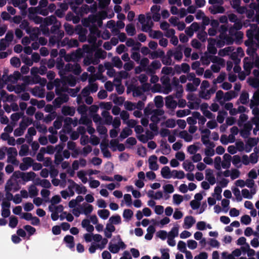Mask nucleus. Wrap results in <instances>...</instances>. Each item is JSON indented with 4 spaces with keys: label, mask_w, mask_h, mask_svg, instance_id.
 <instances>
[{
    "label": "nucleus",
    "mask_w": 259,
    "mask_h": 259,
    "mask_svg": "<svg viewBox=\"0 0 259 259\" xmlns=\"http://www.w3.org/2000/svg\"><path fill=\"white\" fill-rule=\"evenodd\" d=\"M83 56L82 51L79 49L75 52L70 54L66 55V61H72V63H69L66 64V72L72 71L75 75L79 74L81 72L80 65L76 63Z\"/></svg>",
    "instance_id": "1"
},
{
    "label": "nucleus",
    "mask_w": 259,
    "mask_h": 259,
    "mask_svg": "<svg viewBox=\"0 0 259 259\" xmlns=\"http://www.w3.org/2000/svg\"><path fill=\"white\" fill-rule=\"evenodd\" d=\"M250 108L254 117L252 122L256 126V131H259V88L254 92L252 99L250 100Z\"/></svg>",
    "instance_id": "2"
},
{
    "label": "nucleus",
    "mask_w": 259,
    "mask_h": 259,
    "mask_svg": "<svg viewBox=\"0 0 259 259\" xmlns=\"http://www.w3.org/2000/svg\"><path fill=\"white\" fill-rule=\"evenodd\" d=\"M63 148L64 144L63 143L57 145L55 148L52 145H49L46 147V150L47 153L50 154H53L56 150L55 163L57 165L62 164V167L65 168V163L62 162L65 157V151L63 150Z\"/></svg>",
    "instance_id": "3"
},
{
    "label": "nucleus",
    "mask_w": 259,
    "mask_h": 259,
    "mask_svg": "<svg viewBox=\"0 0 259 259\" xmlns=\"http://www.w3.org/2000/svg\"><path fill=\"white\" fill-rule=\"evenodd\" d=\"M106 52L101 49L98 50L94 54L92 51H90L83 60L84 65L88 66L91 64H98L100 62V59H103L106 57Z\"/></svg>",
    "instance_id": "4"
},
{
    "label": "nucleus",
    "mask_w": 259,
    "mask_h": 259,
    "mask_svg": "<svg viewBox=\"0 0 259 259\" xmlns=\"http://www.w3.org/2000/svg\"><path fill=\"white\" fill-rule=\"evenodd\" d=\"M55 92L58 97L53 102L56 108H59L65 102V81L59 79H55Z\"/></svg>",
    "instance_id": "5"
},
{
    "label": "nucleus",
    "mask_w": 259,
    "mask_h": 259,
    "mask_svg": "<svg viewBox=\"0 0 259 259\" xmlns=\"http://www.w3.org/2000/svg\"><path fill=\"white\" fill-rule=\"evenodd\" d=\"M138 20L142 24V30L144 32L151 30L154 24L150 13H147L146 16L144 14L139 15Z\"/></svg>",
    "instance_id": "6"
},
{
    "label": "nucleus",
    "mask_w": 259,
    "mask_h": 259,
    "mask_svg": "<svg viewBox=\"0 0 259 259\" xmlns=\"http://www.w3.org/2000/svg\"><path fill=\"white\" fill-rule=\"evenodd\" d=\"M242 23L241 19L234 23V24L229 27V33L230 35L235 36L237 38H242L243 33L240 31H238L242 27Z\"/></svg>",
    "instance_id": "7"
},
{
    "label": "nucleus",
    "mask_w": 259,
    "mask_h": 259,
    "mask_svg": "<svg viewBox=\"0 0 259 259\" xmlns=\"http://www.w3.org/2000/svg\"><path fill=\"white\" fill-rule=\"evenodd\" d=\"M60 57L57 58L56 67L59 70V74L62 77V80H64L65 69H64V60H65V50L61 49L60 51Z\"/></svg>",
    "instance_id": "8"
},
{
    "label": "nucleus",
    "mask_w": 259,
    "mask_h": 259,
    "mask_svg": "<svg viewBox=\"0 0 259 259\" xmlns=\"http://www.w3.org/2000/svg\"><path fill=\"white\" fill-rule=\"evenodd\" d=\"M64 207L62 205L55 206L54 208L49 210L51 212V218L53 221H56L59 218L63 220L65 218V212H63Z\"/></svg>",
    "instance_id": "9"
},
{
    "label": "nucleus",
    "mask_w": 259,
    "mask_h": 259,
    "mask_svg": "<svg viewBox=\"0 0 259 259\" xmlns=\"http://www.w3.org/2000/svg\"><path fill=\"white\" fill-rule=\"evenodd\" d=\"M6 153L8 156L7 162L11 163L12 164L18 165L19 161L16 159V157L18 154L17 150L14 147H7Z\"/></svg>",
    "instance_id": "10"
},
{
    "label": "nucleus",
    "mask_w": 259,
    "mask_h": 259,
    "mask_svg": "<svg viewBox=\"0 0 259 259\" xmlns=\"http://www.w3.org/2000/svg\"><path fill=\"white\" fill-rule=\"evenodd\" d=\"M64 36L63 31H60L57 34L51 36L49 39V44L50 46H53L56 44H57L58 47L64 46V40L62 41H60L61 39Z\"/></svg>",
    "instance_id": "11"
},
{
    "label": "nucleus",
    "mask_w": 259,
    "mask_h": 259,
    "mask_svg": "<svg viewBox=\"0 0 259 259\" xmlns=\"http://www.w3.org/2000/svg\"><path fill=\"white\" fill-rule=\"evenodd\" d=\"M147 86L149 88L148 84H144L142 87H134L133 89V95L134 97H140L143 100H146L147 97L144 93L146 91L145 87Z\"/></svg>",
    "instance_id": "12"
},
{
    "label": "nucleus",
    "mask_w": 259,
    "mask_h": 259,
    "mask_svg": "<svg viewBox=\"0 0 259 259\" xmlns=\"http://www.w3.org/2000/svg\"><path fill=\"white\" fill-rule=\"evenodd\" d=\"M184 46L183 45H179L174 50H169L167 52V55L173 56L177 61H180L183 58V51Z\"/></svg>",
    "instance_id": "13"
},
{
    "label": "nucleus",
    "mask_w": 259,
    "mask_h": 259,
    "mask_svg": "<svg viewBox=\"0 0 259 259\" xmlns=\"http://www.w3.org/2000/svg\"><path fill=\"white\" fill-rule=\"evenodd\" d=\"M21 74L19 71H15L12 74L8 76L6 73L3 75V80L5 81V83L9 82L15 83L20 78Z\"/></svg>",
    "instance_id": "14"
},
{
    "label": "nucleus",
    "mask_w": 259,
    "mask_h": 259,
    "mask_svg": "<svg viewBox=\"0 0 259 259\" xmlns=\"http://www.w3.org/2000/svg\"><path fill=\"white\" fill-rule=\"evenodd\" d=\"M161 66V63L158 60H154L146 68V71L148 74H155V70Z\"/></svg>",
    "instance_id": "15"
},
{
    "label": "nucleus",
    "mask_w": 259,
    "mask_h": 259,
    "mask_svg": "<svg viewBox=\"0 0 259 259\" xmlns=\"http://www.w3.org/2000/svg\"><path fill=\"white\" fill-rule=\"evenodd\" d=\"M179 228V227L178 225H175L167 233V243H174V238L178 236Z\"/></svg>",
    "instance_id": "16"
},
{
    "label": "nucleus",
    "mask_w": 259,
    "mask_h": 259,
    "mask_svg": "<svg viewBox=\"0 0 259 259\" xmlns=\"http://www.w3.org/2000/svg\"><path fill=\"white\" fill-rule=\"evenodd\" d=\"M164 113L162 109H156L154 113H151L150 116L147 117L150 118L152 122L158 123L160 121V116H162Z\"/></svg>",
    "instance_id": "17"
},
{
    "label": "nucleus",
    "mask_w": 259,
    "mask_h": 259,
    "mask_svg": "<svg viewBox=\"0 0 259 259\" xmlns=\"http://www.w3.org/2000/svg\"><path fill=\"white\" fill-rule=\"evenodd\" d=\"M174 97L172 95L167 96L165 100V106L170 109H175L178 106L177 102L174 99Z\"/></svg>",
    "instance_id": "18"
},
{
    "label": "nucleus",
    "mask_w": 259,
    "mask_h": 259,
    "mask_svg": "<svg viewBox=\"0 0 259 259\" xmlns=\"http://www.w3.org/2000/svg\"><path fill=\"white\" fill-rule=\"evenodd\" d=\"M258 142V138H249L245 145V152H249L251 151L252 148L257 145V143Z\"/></svg>",
    "instance_id": "19"
},
{
    "label": "nucleus",
    "mask_w": 259,
    "mask_h": 259,
    "mask_svg": "<svg viewBox=\"0 0 259 259\" xmlns=\"http://www.w3.org/2000/svg\"><path fill=\"white\" fill-rule=\"evenodd\" d=\"M223 4H217L211 6L209 7L208 10L211 14L215 15L217 14H222L225 12V9L222 6Z\"/></svg>",
    "instance_id": "20"
},
{
    "label": "nucleus",
    "mask_w": 259,
    "mask_h": 259,
    "mask_svg": "<svg viewBox=\"0 0 259 259\" xmlns=\"http://www.w3.org/2000/svg\"><path fill=\"white\" fill-rule=\"evenodd\" d=\"M155 86V87L159 88V89L157 90L158 92L162 93L164 94H168L172 90V86L170 83L162 84V86L159 84H157Z\"/></svg>",
    "instance_id": "21"
},
{
    "label": "nucleus",
    "mask_w": 259,
    "mask_h": 259,
    "mask_svg": "<svg viewBox=\"0 0 259 259\" xmlns=\"http://www.w3.org/2000/svg\"><path fill=\"white\" fill-rule=\"evenodd\" d=\"M232 160L231 156L227 153L224 155L222 161L221 168L228 169L231 166V162Z\"/></svg>",
    "instance_id": "22"
},
{
    "label": "nucleus",
    "mask_w": 259,
    "mask_h": 259,
    "mask_svg": "<svg viewBox=\"0 0 259 259\" xmlns=\"http://www.w3.org/2000/svg\"><path fill=\"white\" fill-rule=\"evenodd\" d=\"M157 157L156 155H153L149 157V167L151 170H157L159 168V166L157 164Z\"/></svg>",
    "instance_id": "23"
},
{
    "label": "nucleus",
    "mask_w": 259,
    "mask_h": 259,
    "mask_svg": "<svg viewBox=\"0 0 259 259\" xmlns=\"http://www.w3.org/2000/svg\"><path fill=\"white\" fill-rule=\"evenodd\" d=\"M32 94L39 98H44L45 96V90L41 87L36 86L31 90Z\"/></svg>",
    "instance_id": "24"
},
{
    "label": "nucleus",
    "mask_w": 259,
    "mask_h": 259,
    "mask_svg": "<svg viewBox=\"0 0 259 259\" xmlns=\"http://www.w3.org/2000/svg\"><path fill=\"white\" fill-rule=\"evenodd\" d=\"M253 67V62L250 58L245 57L243 60V68L247 74H250Z\"/></svg>",
    "instance_id": "25"
},
{
    "label": "nucleus",
    "mask_w": 259,
    "mask_h": 259,
    "mask_svg": "<svg viewBox=\"0 0 259 259\" xmlns=\"http://www.w3.org/2000/svg\"><path fill=\"white\" fill-rule=\"evenodd\" d=\"M5 191H16L18 190L17 188V184L11 178L8 180L6 184L5 187Z\"/></svg>",
    "instance_id": "26"
},
{
    "label": "nucleus",
    "mask_w": 259,
    "mask_h": 259,
    "mask_svg": "<svg viewBox=\"0 0 259 259\" xmlns=\"http://www.w3.org/2000/svg\"><path fill=\"white\" fill-rule=\"evenodd\" d=\"M28 32L27 33L29 34L30 37L32 40H34L37 38L39 35L40 34V30L38 27H30Z\"/></svg>",
    "instance_id": "27"
},
{
    "label": "nucleus",
    "mask_w": 259,
    "mask_h": 259,
    "mask_svg": "<svg viewBox=\"0 0 259 259\" xmlns=\"http://www.w3.org/2000/svg\"><path fill=\"white\" fill-rule=\"evenodd\" d=\"M79 209H80V212L87 215L90 214L93 210V207L92 205L88 204L87 203H83L80 206Z\"/></svg>",
    "instance_id": "28"
},
{
    "label": "nucleus",
    "mask_w": 259,
    "mask_h": 259,
    "mask_svg": "<svg viewBox=\"0 0 259 259\" xmlns=\"http://www.w3.org/2000/svg\"><path fill=\"white\" fill-rule=\"evenodd\" d=\"M208 45L207 46V50L209 53L212 54H215L217 52V49L215 47L214 45L215 40L213 38H209L208 39Z\"/></svg>",
    "instance_id": "29"
},
{
    "label": "nucleus",
    "mask_w": 259,
    "mask_h": 259,
    "mask_svg": "<svg viewBox=\"0 0 259 259\" xmlns=\"http://www.w3.org/2000/svg\"><path fill=\"white\" fill-rule=\"evenodd\" d=\"M252 129V126L250 124H245L244 128L240 132V135L243 138H247L248 137L250 134V131Z\"/></svg>",
    "instance_id": "30"
},
{
    "label": "nucleus",
    "mask_w": 259,
    "mask_h": 259,
    "mask_svg": "<svg viewBox=\"0 0 259 259\" xmlns=\"http://www.w3.org/2000/svg\"><path fill=\"white\" fill-rule=\"evenodd\" d=\"M196 222L195 219L192 216H187L184 219L185 228L190 229Z\"/></svg>",
    "instance_id": "31"
},
{
    "label": "nucleus",
    "mask_w": 259,
    "mask_h": 259,
    "mask_svg": "<svg viewBox=\"0 0 259 259\" xmlns=\"http://www.w3.org/2000/svg\"><path fill=\"white\" fill-rule=\"evenodd\" d=\"M171 174L172 171L170 170L169 167L167 166H164L161 170V175L164 179H168L171 178Z\"/></svg>",
    "instance_id": "32"
},
{
    "label": "nucleus",
    "mask_w": 259,
    "mask_h": 259,
    "mask_svg": "<svg viewBox=\"0 0 259 259\" xmlns=\"http://www.w3.org/2000/svg\"><path fill=\"white\" fill-rule=\"evenodd\" d=\"M155 109H154V105L153 103H149L144 110L145 115L146 117H149L151 113H153L155 111Z\"/></svg>",
    "instance_id": "33"
},
{
    "label": "nucleus",
    "mask_w": 259,
    "mask_h": 259,
    "mask_svg": "<svg viewBox=\"0 0 259 259\" xmlns=\"http://www.w3.org/2000/svg\"><path fill=\"white\" fill-rule=\"evenodd\" d=\"M76 83V77L71 74L66 73V85L68 84L71 87H74Z\"/></svg>",
    "instance_id": "34"
},
{
    "label": "nucleus",
    "mask_w": 259,
    "mask_h": 259,
    "mask_svg": "<svg viewBox=\"0 0 259 259\" xmlns=\"http://www.w3.org/2000/svg\"><path fill=\"white\" fill-rule=\"evenodd\" d=\"M215 147L214 144H210V145L206 146V148L204 150V153L206 156L211 157L214 155L215 151L213 148Z\"/></svg>",
    "instance_id": "35"
},
{
    "label": "nucleus",
    "mask_w": 259,
    "mask_h": 259,
    "mask_svg": "<svg viewBox=\"0 0 259 259\" xmlns=\"http://www.w3.org/2000/svg\"><path fill=\"white\" fill-rule=\"evenodd\" d=\"M234 49L233 47L230 46L228 47H226L223 49H221L219 51V55L222 57H224L227 55H230L233 51H234Z\"/></svg>",
    "instance_id": "36"
},
{
    "label": "nucleus",
    "mask_w": 259,
    "mask_h": 259,
    "mask_svg": "<svg viewBox=\"0 0 259 259\" xmlns=\"http://www.w3.org/2000/svg\"><path fill=\"white\" fill-rule=\"evenodd\" d=\"M206 179L208 181L210 185H212L215 183V178L213 176L211 170H206Z\"/></svg>",
    "instance_id": "37"
},
{
    "label": "nucleus",
    "mask_w": 259,
    "mask_h": 259,
    "mask_svg": "<svg viewBox=\"0 0 259 259\" xmlns=\"http://www.w3.org/2000/svg\"><path fill=\"white\" fill-rule=\"evenodd\" d=\"M61 200L60 197L59 195H55L53 196L52 199L49 200V202L51 203V205L49 206V209L51 210L53 208H54L55 206L58 203H59Z\"/></svg>",
    "instance_id": "38"
},
{
    "label": "nucleus",
    "mask_w": 259,
    "mask_h": 259,
    "mask_svg": "<svg viewBox=\"0 0 259 259\" xmlns=\"http://www.w3.org/2000/svg\"><path fill=\"white\" fill-rule=\"evenodd\" d=\"M36 174L34 172L30 171L28 172H23L22 180L25 182H28L35 178Z\"/></svg>",
    "instance_id": "39"
},
{
    "label": "nucleus",
    "mask_w": 259,
    "mask_h": 259,
    "mask_svg": "<svg viewBox=\"0 0 259 259\" xmlns=\"http://www.w3.org/2000/svg\"><path fill=\"white\" fill-rule=\"evenodd\" d=\"M215 100L222 106L225 104L224 94L222 91L219 90L216 93Z\"/></svg>",
    "instance_id": "40"
},
{
    "label": "nucleus",
    "mask_w": 259,
    "mask_h": 259,
    "mask_svg": "<svg viewBox=\"0 0 259 259\" xmlns=\"http://www.w3.org/2000/svg\"><path fill=\"white\" fill-rule=\"evenodd\" d=\"M187 79L189 81H192L196 85H199L201 82L200 79L199 78L195 77L194 73H188L187 74Z\"/></svg>",
    "instance_id": "41"
},
{
    "label": "nucleus",
    "mask_w": 259,
    "mask_h": 259,
    "mask_svg": "<svg viewBox=\"0 0 259 259\" xmlns=\"http://www.w3.org/2000/svg\"><path fill=\"white\" fill-rule=\"evenodd\" d=\"M179 137L184 139L186 142H191L192 140L193 137L190 135L186 131H183L180 133Z\"/></svg>",
    "instance_id": "42"
},
{
    "label": "nucleus",
    "mask_w": 259,
    "mask_h": 259,
    "mask_svg": "<svg viewBox=\"0 0 259 259\" xmlns=\"http://www.w3.org/2000/svg\"><path fill=\"white\" fill-rule=\"evenodd\" d=\"M171 178L182 179L185 177V173L182 170H173L171 175Z\"/></svg>",
    "instance_id": "43"
},
{
    "label": "nucleus",
    "mask_w": 259,
    "mask_h": 259,
    "mask_svg": "<svg viewBox=\"0 0 259 259\" xmlns=\"http://www.w3.org/2000/svg\"><path fill=\"white\" fill-rule=\"evenodd\" d=\"M29 196L31 198L34 197L38 195V190L34 185H30L28 188Z\"/></svg>",
    "instance_id": "44"
},
{
    "label": "nucleus",
    "mask_w": 259,
    "mask_h": 259,
    "mask_svg": "<svg viewBox=\"0 0 259 259\" xmlns=\"http://www.w3.org/2000/svg\"><path fill=\"white\" fill-rule=\"evenodd\" d=\"M183 167L185 170L192 171L195 168V165L190 161H185L183 163Z\"/></svg>",
    "instance_id": "45"
},
{
    "label": "nucleus",
    "mask_w": 259,
    "mask_h": 259,
    "mask_svg": "<svg viewBox=\"0 0 259 259\" xmlns=\"http://www.w3.org/2000/svg\"><path fill=\"white\" fill-rule=\"evenodd\" d=\"M237 96V94L235 92L233 91L228 92L224 94L225 102L226 101H229L231 99L236 98Z\"/></svg>",
    "instance_id": "46"
},
{
    "label": "nucleus",
    "mask_w": 259,
    "mask_h": 259,
    "mask_svg": "<svg viewBox=\"0 0 259 259\" xmlns=\"http://www.w3.org/2000/svg\"><path fill=\"white\" fill-rule=\"evenodd\" d=\"M100 16H97L96 15H91L89 16L88 18V23L86 24L85 23H83L84 26H88L90 23H92V24H95L96 23V21L98 20V18Z\"/></svg>",
    "instance_id": "47"
},
{
    "label": "nucleus",
    "mask_w": 259,
    "mask_h": 259,
    "mask_svg": "<svg viewBox=\"0 0 259 259\" xmlns=\"http://www.w3.org/2000/svg\"><path fill=\"white\" fill-rule=\"evenodd\" d=\"M29 146L26 144H23L20 147L19 155L20 156H26L28 154Z\"/></svg>",
    "instance_id": "48"
},
{
    "label": "nucleus",
    "mask_w": 259,
    "mask_h": 259,
    "mask_svg": "<svg viewBox=\"0 0 259 259\" xmlns=\"http://www.w3.org/2000/svg\"><path fill=\"white\" fill-rule=\"evenodd\" d=\"M133 133V131L131 129L125 127L124 129L122 130L121 131L120 134V138L122 139H125L128 136L131 135Z\"/></svg>",
    "instance_id": "49"
},
{
    "label": "nucleus",
    "mask_w": 259,
    "mask_h": 259,
    "mask_svg": "<svg viewBox=\"0 0 259 259\" xmlns=\"http://www.w3.org/2000/svg\"><path fill=\"white\" fill-rule=\"evenodd\" d=\"M57 21L56 17L53 15L47 17L44 19V23L46 26L53 25Z\"/></svg>",
    "instance_id": "50"
},
{
    "label": "nucleus",
    "mask_w": 259,
    "mask_h": 259,
    "mask_svg": "<svg viewBox=\"0 0 259 259\" xmlns=\"http://www.w3.org/2000/svg\"><path fill=\"white\" fill-rule=\"evenodd\" d=\"M227 115L228 113L225 111H219L217 117V121L220 123H222L224 121L225 117L227 116Z\"/></svg>",
    "instance_id": "51"
},
{
    "label": "nucleus",
    "mask_w": 259,
    "mask_h": 259,
    "mask_svg": "<svg viewBox=\"0 0 259 259\" xmlns=\"http://www.w3.org/2000/svg\"><path fill=\"white\" fill-rule=\"evenodd\" d=\"M257 150L256 148L254 149V152L252 153L249 157V162L251 164H255L258 161V156H257Z\"/></svg>",
    "instance_id": "52"
},
{
    "label": "nucleus",
    "mask_w": 259,
    "mask_h": 259,
    "mask_svg": "<svg viewBox=\"0 0 259 259\" xmlns=\"http://www.w3.org/2000/svg\"><path fill=\"white\" fill-rule=\"evenodd\" d=\"M74 190H75V184H70L68 186L67 190H66V197L73 196L74 194Z\"/></svg>",
    "instance_id": "53"
},
{
    "label": "nucleus",
    "mask_w": 259,
    "mask_h": 259,
    "mask_svg": "<svg viewBox=\"0 0 259 259\" xmlns=\"http://www.w3.org/2000/svg\"><path fill=\"white\" fill-rule=\"evenodd\" d=\"M239 101L242 104H246L249 102V95L246 92H243L240 95Z\"/></svg>",
    "instance_id": "54"
},
{
    "label": "nucleus",
    "mask_w": 259,
    "mask_h": 259,
    "mask_svg": "<svg viewBox=\"0 0 259 259\" xmlns=\"http://www.w3.org/2000/svg\"><path fill=\"white\" fill-rule=\"evenodd\" d=\"M154 103L157 109H160L163 106V98L161 96H157L154 98Z\"/></svg>",
    "instance_id": "55"
},
{
    "label": "nucleus",
    "mask_w": 259,
    "mask_h": 259,
    "mask_svg": "<svg viewBox=\"0 0 259 259\" xmlns=\"http://www.w3.org/2000/svg\"><path fill=\"white\" fill-rule=\"evenodd\" d=\"M133 211L132 210L125 209L123 212V217L126 221H129L133 217Z\"/></svg>",
    "instance_id": "56"
},
{
    "label": "nucleus",
    "mask_w": 259,
    "mask_h": 259,
    "mask_svg": "<svg viewBox=\"0 0 259 259\" xmlns=\"http://www.w3.org/2000/svg\"><path fill=\"white\" fill-rule=\"evenodd\" d=\"M148 32L149 33L150 37L153 38H159L163 36L162 33L160 31L152 30L151 29Z\"/></svg>",
    "instance_id": "57"
},
{
    "label": "nucleus",
    "mask_w": 259,
    "mask_h": 259,
    "mask_svg": "<svg viewBox=\"0 0 259 259\" xmlns=\"http://www.w3.org/2000/svg\"><path fill=\"white\" fill-rule=\"evenodd\" d=\"M25 130L26 128H25L24 127H23V126L19 124V127L14 130V135L15 137L21 136L24 134Z\"/></svg>",
    "instance_id": "58"
},
{
    "label": "nucleus",
    "mask_w": 259,
    "mask_h": 259,
    "mask_svg": "<svg viewBox=\"0 0 259 259\" xmlns=\"http://www.w3.org/2000/svg\"><path fill=\"white\" fill-rule=\"evenodd\" d=\"M109 222L113 225H118L121 223V218L117 214L113 215L109 218Z\"/></svg>",
    "instance_id": "59"
},
{
    "label": "nucleus",
    "mask_w": 259,
    "mask_h": 259,
    "mask_svg": "<svg viewBox=\"0 0 259 259\" xmlns=\"http://www.w3.org/2000/svg\"><path fill=\"white\" fill-rule=\"evenodd\" d=\"M187 98L189 101L194 102L196 105H200L201 103V100L194 94L188 95Z\"/></svg>",
    "instance_id": "60"
},
{
    "label": "nucleus",
    "mask_w": 259,
    "mask_h": 259,
    "mask_svg": "<svg viewBox=\"0 0 259 259\" xmlns=\"http://www.w3.org/2000/svg\"><path fill=\"white\" fill-rule=\"evenodd\" d=\"M113 66L119 69L121 68L123 64L119 57H114L112 59Z\"/></svg>",
    "instance_id": "61"
},
{
    "label": "nucleus",
    "mask_w": 259,
    "mask_h": 259,
    "mask_svg": "<svg viewBox=\"0 0 259 259\" xmlns=\"http://www.w3.org/2000/svg\"><path fill=\"white\" fill-rule=\"evenodd\" d=\"M126 31L128 35L133 36L136 34V29L132 24H129L126 26Z\"/></svg>",
    "instance_id": "62"
},
{
    "label": "nucleus",
    "mask_w": 259,
    "mask_h": 259,
    "mask_svg": "<svg viewBox=\"0 0 259 259\" xmlns=\"http://www.w3.org/2000/svg\"><path fill=\"white\" fill-rule=\"evenodd\" d=\"M98 214L100 218L105 220L107 219L110 214L109 211L107 209H101L98 211Z\"/></svg>",
    "instance_id": "63"
},
{
    "label": "nucleus",
    "mask_w": 259,
    "mask_h": 259,
    "mask_svg": "<svg viewBox=\"0 0 259 259\" xmlns=\"http://www.w3.org/2000/svg\"><path fill=\"white\" fill-rule=\"evenodd\" d=\"M160 251L161 253V259H169V249L160 248Z\"/></svg>",
    "instance_id": "64"
}]
</instances>
